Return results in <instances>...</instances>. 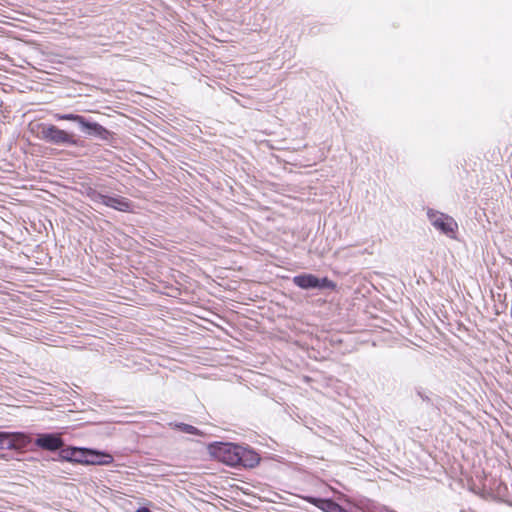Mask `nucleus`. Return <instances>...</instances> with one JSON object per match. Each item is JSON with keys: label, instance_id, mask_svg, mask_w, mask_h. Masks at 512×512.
<instances>
[{"label": "nucleus", "instance_id": "nucleus-1", "mask_svg": "<svg viewBox=\"0 0 512 512\" xmlns=\"http://www.w3.org/2000/svg\"><path fill=\"white\" fill-rule=\"evenodd\" d=\"M84 194L95 204H102L120 212H130L132 210V202L125 197L109 196L90 186L85 188Z\"/></svg>", "mask_w": 512, "mask_h": 512}, {"label": "nucleus", "instance_id": "nucleus-9", "mask_svg": "<svg viewBox=\"0 0 512 512\" xmlns=\"http://www.w3.org/2000/svg\"><path fill=\"white\" fill-rule=\"evenodd\" d=\"M81 129L85 131L89 136L97 137L101 140L108 141L111 138V132L99 123L92 122L87 118L84 119V123Z\"/></svg>", "mask_w": 512, "mask_h": 512}, {"label": "nucleus", "instance_id": "nucleus-4", "mask_svg": "<svg viewBox=\"0 0 512 512\" xmlns=\"http://www.w3.org/2000/svg\"><path fill=\"white\" fill-rule=\"evenodd\" d=\"M211 454L224 464L237 467L239 460V445L234 443L217 442L210 446Z\"/></svg>", "mask_w": 512, "mask_h": 512}, {"label": "nucleus", "instance_id": "nucleus-8", "mask_svg": "<svg viewBox=\"0 0 512 512\" xmlns=\"http://www.w3.org/2000/svg\"><path fill=\"white\" fill-rule=\"evenodd\" d=\"M239 460L237 467L253 468L259 461V455L250 447H244L239 445Z\"/></svg>", "mask_w": 512, "mask_h": 512}, {"label": "nucleus", "instance_id": "nucleus-15", "mask_svg": "<svg viewBox=\"0 0 512 512\" xmlns=\"http://www.w3.org/2000/svg\"><path fill=\"white\" fill-rule=\"evenodd\" d=\"M135 512H152V511L147 507H140Z\"/></svg>", "mask_w": 512, "mask_h": 512}, {"label": "nucleus", "instance_id": "nucleus-11", "mask_svg": "<svg viewBox=\"0 0 512 512\" xmlns=\"http://www.w3.org/2000/svg\"><path fill=\"white\" fill-rule=\"evenodd\" d=\"M169 426L173 429H177L183 433L190 434V435H202V432L196 428L195 426H192L190 424L182 423V422H171L169 423Z\"/></svg>", "mask_w": 512, "mask_h": 512}, {"label": "nucleus", "instance_id": "nucleus-6", "mask_svg": "<svg viewBox=\"0 0 512 512\" xmlns=\"http://www.w3.org/2000/svg\"><path fill=\"white\" fill-rule=\"evenodd\" d=\"M31 443V437L24 432L0 431V449H22Z\"/></svg>", "mask_w": 512, "mask_h": 512}, {"label": "nucleus", "instance_id": "nucleus-5", "mask_svg": "<svg viewBox=\"0 0 512 512\" xmlns=\"http://www.w3.org/2000/svg\"><path fill=\"white\" fill-rule=\"evenodd\" d=\"M427 217L435 229L449 237H453L458 228L457 222L451 216L439 211L428 209Z\"/></svg>", "mask_w": 512, "mask_h": 512}, {"label": "nucleus", "instance_id": "nucleus-7", "mask_svg": "<svg viewBox=\"0 0 512 512\" xmlns=\"http://www.w3.org/2000/svg\"><path fill=\"white\" fill-rule=\"evenodd\" d=\"M35 445L44 450L56 451L64 446V441L59 434L43 433L37 436Z\"/></svg>", "mask_w": 512, "mask_h": 512}, {"label": "nucleus", "instance_id": "nucleus-13", "mask_svg": "<svg viewBox=\"0 0 512 512\" xmlns=\"http://www.w3.org/2000/svg\"><path fill=\"white\" fill-rule=\"evenodd\" d=\"M87 449L82 447H75L74 449V461L79 464H86L87 462Z\"/></svg>", "mask_w": 512, "mask_h": 512}, {"label": "nucleus", "instance_id": "nucleus-12", "mask_svg": "<svg viewBox=\"0 0 512 512\" xmlns=\"http://www.w3.org/2000/svg\"><path fill=\"white\" fill-rule=\"evenodd\" d=\"M56 119L58 120H67V121H73L76 122L80 127L84 123L85 117L78 114H56Z\"/></svg>", "mask_w": 512, "mask_h": 512}, {"label": "nucleus", "instance_id": "nucleus-2", "mask_svg": "<svg viewBox=\"0 0 512 512\" xmlns=\"http://www.w3.org/2000/svg\"><path fill=\"white\" fill-rule=\"evenodd\" d=\"M39 138L54 145H77V140L73 134L52 124L40 125Z\"/></svg>", "mask_w": 512, "mask_h": 512}, {"label": "nucleus", "instance_id": "nucleus-14", "mask_svg": "<svg viewBox=\"0 0 512 512\" xmlns=\"http://www.w3.org/2000/svg\"><path fill=\"white\" fill-rule=\"evenodd\" d=\"M74 449L75 447L60 448L59 457L62 460L73 462L74 461Z\"/></svg>", "mask_w": 512, "mask_h": 512}, {"label": "nucleus", "instance_id": "nucleus-3", "mask_svg": "<svg viewBox=\"0 0 512 512\" xmlns=\"http://www.w3.org/2000/svg\"><path fill=\"white\" fill-rule=\"evenodd\" d=\"M292 282L303 290H335L337 284L328 277L319 278L311 273H302L294 276Z\"/></svg>", "mask_w": 512, "mask_h": 512}, {"label": "nucleus", "instance_id": "nucleus-10", "mask_svg": "<svg viewBox=\"0 0 512 512\" xmlns=\"http://www.w3.org/2000/svg\"><path fill=\"white\" fill-rule=\"evenodd\" d=\"M113 462V456L109 453L94 449H87L86 465H107Z\"/></svg>", "mask_w": 512, "mask_h": 512}]
</instances>
